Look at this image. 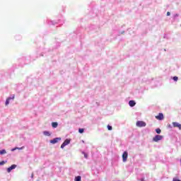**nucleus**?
<instances>
[{
    "label": "nucleus",
    "mask_w": 181,
    "mask_h": 181,
    "mask_svg": "<svg viewBox=\"0 0 181 181\" xmlns=\"http://www.w3.org/2000/svg\"><path fill=\"white\" fill-rule=\"evenodd\" d=\"M136 125L139 128H142V127H146V123L144 121H137Z\"/></svg>",
    "instance_id": "nucleus-1"
},
{
    "label": "nucleus",
    "mask_w": 181,
    "mask_h": 181,
    "mask_svg": "<svg viewBox=\"0 0 181 181\" xmlns=\"http://www.w3.org/2000/svg\"><path fill=\"white\" fill-rule=\"evenodd\" d=\"M162 139H163V136H160V135H156L153 138V141L154 142H158V141H162Z\"/></svg>",
    "instance_id": "nucleus-2"
},
{
    "label": "nucleus",
    "mask_w": 181,
    "mask_h": 181,
    "mask_svg": "<svg viewBox=\"0 0 181 181\" xmlns=\"http://www.w3.org/2000/svg\"><path fill=\"white\" fill-rule=\"evenodd\" d=\"M70 144V139H66L64 142L61 145L62 149L64 148V146H66V145H69Z\"/></svg>",
    "instance_id": "nucleus-3"
},
{
    "label": "nucleus",
    "mask_w": 181,
    "mask_h": 181,
    "mask_svg": "<svg viewBox=\"0 0 181 181\" xmlns=\"http://www.w3.org/2000/svg\"><path fill=\"white\" fill-rule=\"evenodd\" d=\"M61 140H62L61 138L57 137L52 140H50L49 142H50V144H57V142H59V141H61Z\"/></svg>",
    "instance_id": "nucleus-4"
},
{
    "label": "nucleus",
    "mask_w": 181,
    "mask_h": 181,
    "mask_svg": "<svg viewBox=\"0 0 181 181\" xmlns=\"http://www.w3.org/2000/svg\"><path fill=\"white\" fill-rule=\"evenodd\" d=\"M123 162H127V159H128V152L124 151L122 154Z\"/></svg>",
    "instance_id": "nucleus-5"
},
{
    "label": "nucleus",
    "mask_w": 181,
    "mask_h": 181,
    "mask_svg": "<svg viewBox=\"0 0 181 181\" xmlns=\"http://www.w3.org/2000/svg\"><path fill=\"white\" fill-rule=\"evenodd\" d=\"M156 119H158V121H162L163 119V113H159L158 115L156 116Z\"/></svg>",
    "instance_id": "nucleus-6"
},
{
    "label": "nucleus",
    "mask_w": 181,
    "mask_h": 181,
    "mask_svg": "<svg viewBox=\"0 0 181 181\" xmlns=\"http://www.w3.org/2000/svg\"><path fill=\"white\" fill-rule=\"evenodd\" d=\"M16 165H15V164L12 165L11 167L8 168H7L8 173H11V171L13 170V169H16Z\"/></svg>",
    "instance_id": "nucleus-7"
},
{
    "label": "nucleus",
    "mask_w": 181,
    "mask_h": 181,
    "mask_svg": "<svg viewBox=\"0 0 181 181\" xmlns=\"http://www.w3.org/2000/svg\"><path fill=\"white\" fill-rule=\"evenodd\" d=\"M173 125L174 128H179V129H181V124L177 122H173Z\"/></svg>",
    "instance_id": "nucleus-8"
},
{
    "label": "nucleus",
    "mask_w": 181,
    "mask_h": 181,
    "mask_svg": "<svg viewBox=\"0 0 181 181\" xmlns=\"http://www.w3.org/2000/svg\"><path fill=\"white\" fill-rule=\"evenodd\" d=\"M11 100H15V95H13L12 98H8L6 100V105H8L9 104V101H11Z\"/></svg>",
    "instance_id": "nucleus-9"
},
{
    "label": "nucleus",
    "mask_w": 181,
    "mask_h": 181,
    "mask_svg": "<svg viewBox=\"0 0 181 181\" xmlns=\"http://www.w3.org/2000/svg\"><path fill=\"white\" fill-rule=\"evenodd\" d=\"M135 104H136V103H135L134 100H130L129 102V105L130 107H135Z\"/></svg>",
    "instance_id": "nucleus-10"
},
{
    "label": "nucleus",
    "mask_w": 181,
    "mask_h": 181,
    "mask_svg": "<svg viewBox=\"0 0 181 181\" xmlns=\"http://www.w3.org/2000/svg\"><path fill=\"white\" fill-rule=\"evenodd\" d=\"M58 125H59V124L56 122H54L52 123V128H57Z\"/></svg>",
    "instance_id": "nucleus-11"
},
{
    "label": "nucleus",
    "mask_w": 181,
    "mask_h": 181,
    "mask_svg": "<svg viewBox=\"0 0 181 181\" xmlns=\"http://www.w3.org/2000/svg\"><path fill=\"white\" fill-rule=\"evenodd\" d=\"M75 181H81V176L78 175L75 177Z\"/></svg>",
    "instance_id": "nucleus-12"
},
{
    "label": "nucleus",
    "mask_w": 181,
    "mask_h": 181,
    "mask_svg": "<svg viewBox=\"0 0 181 181\" xmlns=\"http://www.w3.org/2000/svg\"><path fill=\"white\" fill-rule=\"evenodd\" d=\"M5 153H6V151L5 149L0 151V155H5Z\"/></svg>",
    "instance_id": "nucleus-13"
},
{
    "label": "nucleus",
    "mask_w": 181,
    "mask_h": 181,
    "mask_svg": "<svg viewBox=\"0 0 181 181\" xmlns=\"http://www.w3.org/2000/svg\"><path fill=\"white\" fill-rule=\"evenodd\" d=\"M44 135H46L47 136H50V133L49 132H44Z\"/></svg>",
    "instance_id": "nucleus-14"
},
{
    "label": "nucleus",
    "mask_w": 181,
    "mask_h": 181,
    "mask_svg": "<svg viewBox=\"0 0 181 181\" xmlns=\"http://www.w3.org/2000/svg\"><path fill=\"white\" fill-rule=\"evenodd\" d=\"M156 134H160V132H162V131L160 130V129H156Z\"/></svg>",
    "instance_id": "nucleus-15"
},
{
    "label": "nucleus",
    "mask_w": 181,
    "mask_h": 181,
    "mask_svg": "<svg viewBox=\"0 0 181 181\" xmlns=\"http://www.w3.org/2000/svg\"><path fill=\"white\" fill-rule=\"evenodd\" d=\"M83 132H84V129H78V133L79 134H83Z\"/></svg>",
    "instance_id": "nucleus-16"
},
{
    "label": "nucleus",
    "mask_w": 181,
    "mask_h": 181,
    "mask_svg": "<svg viewBox=\"0 0 181 181\" xmlns=\"http://www.w3.org/2000/svg\"><path fill=\"white\" fill-rule=\"evenodd\" d=\"M83 155H84V158H86V159H87L88 158V155L84 152H82Z\"/></svg>",
    "instance_id": "nucleus-17"
},
{
    "label": "nucleus",
    "mask_w": 181,
    "mask_h": 181,
    "mask_svg": "<svg viewBox=\"0 0 181 181\" xmlns=\"http://www.w3.org/2000/svg\"><path fill=\"white\" fill-rule=\"evenodd\" d=\"M173 79L174 80V81H177V80H179V78L177 76H174Z\"/></svg>",
    "instance_id": "nucleus-18"
},
{
    "label": "nucleus",
    "mask_w": 181,
    "mask_h": 181,
    "mask_svg": "<svg viewBox=\"0 0 181 181\" xmlns=\"http://www.w3.org/2000/svg\"><path fill=\"white\" fill-rule=\"evenodd\" d=\"M107 129L108 131H112V127L107 125Z\"/></svg>",
    "instance_id": "nucleus-19"
},
{
    "label": "nucleus",
    "mask_w": 181,
    "mask_h": 181,
    "mask_svg": "<svg viewBox=\"0 0 181 181\" xmlns=\"http://www.w3.org/2000/svg\"><path fill=\"white\" fill-rule=\"evenodd\" d=\"M4 163H6V161H1L0 166H2Z\"/></svg>",
    "instance_id": "nucleus-20"
},
{
    "label": "nucleus",
    "mask_w": 181,
    "mask_h": 181,
    "mask_svg": "<svg viewBox=\"0 0 181 181\" xmlns=\"http://www.w3.org/2000/svg\"><path fill=\"white\" fill-rule=\"evenodd\" d=\"M173 181H181L180 180L176 179V178H173Z\"/></svg>",
    "instance_id": "nucleus-21"
},
{
    "label": "nucleus",
    "mask_w": 181,
    "mask_h": 181,
    "mask_svg": "<svg viewBox=\"0 0 181 181\" xmlns=\"http://www.w3.org/2000/svg\"><path fill=\"white\" fill-rule=\"evenodd\" d=\"M167 16H170V12H167Z\"/></svg>",
    "instance_id": "nucleus-22"
},
{
    "label": "nucleus",
    "mask_w": 181,
    "mask_h": 181,
    "mask_svg": "<svg viewBox=\"0 0 181 181\" xmlns=\"http://www.w3.org/2000/svg\"><path fill=\"white\" fill-rule=\"evenodd\" d=\"M16 149H19V148H13L11 151H16Z\"/></svg>",
    "instance_id": "nucleus-23"
},
{
    "label": "nucleus",
    "mask_w": 181,
    "mask_h": 181,
    "mask_svg": "<svg viewBox=\"0 0 181 181\" xmlns=\"http://www.w3.org/2000/svg\"><path fill=\"white\" fill-rule=\"evenodd\" d=\"M141 181H144V179H142Z\"/></svg>",
    "instance_id": "nucleus-24"
}]
</instances>
